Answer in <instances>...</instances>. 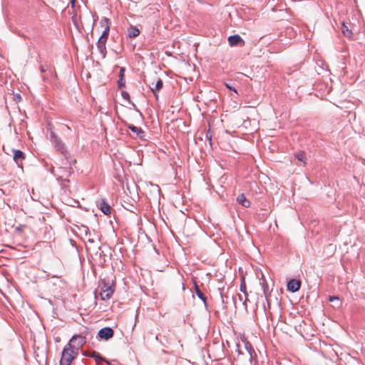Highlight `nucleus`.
<instances>
[{
	"label": "nucleus",
	"mask_w": 365,
	"mask_h": 365,
	"mask_svg": "<svg viewBox=\"0 0 365 365\" xmlns=\"http://www.w3.org/2000/svg\"><path fill=\"white\" fill-rule=\"evenodd\" d=\"M51 140L54 145L56 150L59 152L67 160V162L71 165L72 163H76V160H73L70 155L69 152L67 150V148L64 144V143L61 140V138L56 135V133L53 131L51 132Z\"/></svg>",
	"instance_id": "1"
},
{
	"label": "nucleus",
	"mask_w": 365,
	"mask_h": 365,
	"mask_svg": "<svg viewBox=\"0 0 365 365\" xmlns=\"http://www.w3.org/2000/svg\"><path fill=\"white\" fill-rule=\"evenodd\" d=\"M88 335H90L88 331H86L81 334L73 335L67 344V346L78 353V350L86 343V338Z\"/></svg>",
	"instance_id": "2"
},
{
	"label": "nucleus",
	"mask_w": 365,
	"mask_h": 365,
	"mask_svg": "<svg viewBox=\"0 0 365 365\" xmlns=\"http://www.w3.org/2000/svg\"><path fill=\"white\" fill-rule=\"evenodd\" d=\"M101 284L102 287L100 292L101 299L102 300H108L110 299L114 292V283L113 281L110 282L103 279L101 280Z\"/></svg>",
	"instance_id": "3"
},
{
	"label": "nucleus",
	"mask_w": 365,
	"mask_h": 365,
	"mask_svg": "<svg viewBox=\"0 0 365 365\" xmlns=\"http://www.w3.org/2000/svg\"><path fill=\"white\" fill-rule=\"evenodd\" d=\"M77 354V351H74L70 346L66 345L63 349L61 354L60 365H70Z\"/></svg>",
	"instance_id": "4"
},
{
	"label": "nucleus",
	"mask_w": 365,
	"mask_h": 365,
	"mask_svg": "<svg viewBox=\"0 0 365 365\" xmlns=\"http://www.w3.org/2000/svg\"><path fill=\"white\" fill-rule=\"evenodd\" d=\"M114 336V330L113 328L106 327L101 329L96 336V338L100 340L108 341L113 338Z\"/></svg>",
	"instance_id": "5"
},
{
	"label": "nucleus",
	"mask_w": 365,
	"mask_h": 365,
	"mask_svg": "<svg viewBox=\"0 0 365 365\" xmlns=\"http://www.w3.org/2000/svg\"><path fill=\"white\" fill-rule=\"evenodd\" d=\"M126 126L128 129H130L133 134V138H136L140 139V140H146V133L140 127H137L133 124H126Z\"/></svg>",
	"instance_id": "6"
},
{
	"label": "nucleus",
	"mask_w": 365,
	"mask_h": 365,
	"mask_svg": "<svg viewBox=\"0 0 365 365\" xmlns=\"http://www.w3.org/2000/svg\"><path fill=\"white\" fill-rule=\"evenodd\" d=\"M83 354L86 356L93 358L95 360L97 365H103V362L109 363L106 359V358L102 356L101 355V354H99L98 352H97L96 351H86V352L85 351V352H83Z\"/></svg>",
	"instance_id": "7"
},
{
	"label": "nucleus",
	"mask_w": 365,
	"mask_h": 365,
	"mask_svg": "<svg viewBox=\"0 0 365 365\" xmlns=\"http://www.w3.org/2000/svg\"><path fill=\"white\" fill-rule=\"evenodd\" d=\"M14 153L13 159L19 168H23L22 162L25 160V154L23 151L17 149H12Z\"/></svg>",
	"instance_id": "8"
},
{
	"label": "nucleus",
	"mask_w": 365,
	"mask_h": 365,
	"mask_svg": "<svg viewBox=\"0 0 365 365\" xmlns=\"http://www.w3.org/2000/svg\"><path fill=\"white\" fill-rule=\"evenodd\" d=\"M228 43L230 46H244L245 41L238 35L235 34L228 37Z\"/></svg>",
	"instance_id": "9"
},
{
	"label": "nucleus",
	"mask_w": 365,
	"mask_h": 365,
	"mask_svg": "<svg viewBox=\"0 0 365 365\" xmlns=\"http://www.w3.org/2000/svg\"><path fill=\"white\" fill-rule=\"evenodd\" d=\"M301 287V282L299 280L292 279L287 282V290L292 292H297Z\"/></svg>",
	"instance_id": "10"
},
{
	"label": "nucleus",
	"mask_w": 365,
	"mask_h": 365,
	"mask_svg": "<svg viewBox=\"0 0 365 365\" xmlns=\"http://www.w3.org/2000/svg\"><path fill=\"white\" fill-rule=\"evenodd\" d=\"M98 206L101 212L108 215L111 212V207L109 205L106 199H101L98 203Z\"/></svg>",
	"instance_id": "11"
},
{
	"label": "nucleus",
	"mask_w": 365,
	"mask_h": 365,
	"mask_svg": "<svg viewBox=\"0 0 365 365\" xmlns=\"http://www.w3.org/2000/svg\"><path fill=\"white\" fill-rule=\"evenodd\" d=\"M107 41L102 40L101 38H98V41L97 42V48L102 55L103 58H106L107 51H106V44Z\"/></svg>",
	"instance_id": "12"
},
{
	"label": "nucleus",
	"mask_w": 365,
	"mask_h": 365,
	"mask_svg": "<svg viewBox=\"0 0 365 365\" xmlns=\"http://www.w3.org/2000/svg\"><path fill=\"white\" fill-rule=\"evenodd\" d=\"M125 68L120 67L119 75H118L119 78L118 81V86L119 88L125 87Z\"/></svg>",
	"instance_id": "13"
},
{
	"label": "nucleus",
	"mask_w": 365,
	"mask_h": 365,
	"mask_svg": "<svg viewBox=\"0 0 365 365\" xmlns=\"http://www.w3.org/2000/svg\"><path fill=\"white\" fill-rule=\"evenodd\" d=\"M244 344H245V348L250 356L249 360H250V363H252L253 359L255 357H256L255 351L250 342L245 341Z\"/></svg>",
	"instance_id": "14"
},
{
	"label": "nucleus",
	"mask_w": 365,
	"mask_h": 365,
	"mask_svg": "<svg viewBox=\"0 0 365 365\" xmlns=\"http://www.w3.org/2000/svg\"><path fill=\"white\" fill-rule=\"evenodd\" d=\"M140 33V30L133 25H130L127 29V36L130 38L138 36Z\"/></svg>",
	"instance_id": "15"
},
{
	"label": "nucleus",
	"mask_w": 365,
	"mask_h": 365,
	"mask_svg": "<svg viewBox=\"0 0 365 365\" xmlns=\"http://www.w3.org/2000/svg\"><path fill=\"white\" fill-rule=\"evenodd\" d=\"M194 288H195V292L197 297L200 299L202 302L204 303L205 306L207 307V297L204 294V293L201 291L199 286L197 284V283L195 282L194 283Z\"/></svg>",
	"instance_id": "16"
},
{
	"label": "nucleus",
	"mask_w": 365,
	"mask_h": 365,
	"mask_svg": "<svg viewBox=\"0 0 365 365\" xmlns=\"http://www.w3.org/2000/svg\"><path fill=\"white\" fill-rule=\"evenodd\" d=\"M236 200L237 202L244 207H249L250 206V202L246 198L243 193L239 195Z\"/></svg>",
	"instance_id": "17"
},
{
	"label": "nucleus",
	"mask_w": 365,
	"mask_h": 365,
	"mask_svg": "<svg viewBox=\"0 0 365 365\" xmlns=\"http://www.w3.org/2000/svg\"><path fill=\"white\" fill-rule=\"evenodd\" d=\"M240 290L242 292L245 296V300L243 302L244 304H246V302L247 300V288H246V283H245V279L244 277L241 278L240 281Z\"/></svg>",
	"instance_id": "18"
},
{
	"label": "nucleus",
	"mask_w": 365,
	"mask_h": 365,
	"mask_svg": "<svg viewBox=\"0 0 365 365\" xmlns=\"http://www.w3.org/2000/svg\"><path fill=\"white\" fill-rule=\"evenodd\" d=\"M341 29L344 36L349 38L352 37V31L348 28V26L345 24L344 22L342 23Z\"/></svg>",
	"instance_id": "19"
},
{
	"label": "nucleus",
	"mask_w": 365,
	"mask_h": 365,
	"mask_svg": "<svg viewBox=\"0 0 365 365\" xmlns=\"http://www.w3.org/2000/svg\"><path fill=\"white\" fill-rule=\"evenodd\" d=\"M122 205L125 210L133 213H135V212L138 210L136 206L132 203H130L129 202L124 201Z\"/></svg>",
	"instance_id": "20"
},
{
	"label": "nucleus",
	"mask_w": 365,
	"mask_h": 365,
	"mask_svg": "<svg viewBox=\"0 0 365 365\" xmlns=\"http://www.w3.org/2000/svg\"><path fill=\"white\" fill-rule=\"evenodd\" d=\"M295 158L300 162H302L304 163H306V155L304 152L303 151H299L295 153Z\"/></svg>",
	"instance_id": "21"
},
{
	"label": "nucleus",
	"mask_w": 365,
	"mask_h": 365,
	"mask_svg": "<svg viewBox=\"0 0 365 365\" xmlns=\"http://www.w3.org/2000/svg\"><path fill=\"white\" fill-rule=\"evenodd\" d=\"M329 301L331 302H336V304L334 305V307L339 308L341 305L340 299H339V297H337V296H329Z\"/></svg>",
	"instance_id": "22"
},
{
	"label": "nucleus",
	"mask_w": 365,
	"mask_h": 365,
	"mask_svg": "<svg viewBox=\"0 0 365 365\" xmlns=\"http://www.w3.org/2000/svg\"><path fill=\"white\" fill-rule=\"evenodd\" d=\"M163 82L162 79L159 78L158 80L157 81L155 86H152V87H150V88H151V90L160 91L163 88Z\"/></svg>",
	"instance_id": "23"
},
{
	"label": "nucleus",
	"mask_w": 365,
	"mask_h": 365,
	"mask_svg": "<svg viewBox=\"0 0 365 365\" xmlns=\"http://www.w3.org/2000/svg\"><path fill=\"white\" fill-rule=\"evenodd\" d=\"M109 32H110V26L106 25V28L104 29V30L103 31L101 36H100L99 38H101L102 40L107 41L108 36H109Z\"/></svg>",
	"instance_id": "24"
},
{
	"label": "nucleus",
	"mask_w": 365,
	"mask_h": 365,
	"mask_svg": "<svg viewBox=\"0 0 365 365\" xmlns=\"http://www.w3.org/2000/svg\"><path fill=\"white\" fill-rule=\"evenodd\" d=\"M83 229H84V231H85V234L86 235H88V236H91V232L89 231V229L88 227L86 226H83ZM88 242L90 243L91 245H93L96 243V240L94 238H92L91 237H88V240H87Z\"/></svg>",
	"instance_id": "25"
},
{
	"label": "nucleus",
	"mask_w": 365,
	"mask_h": 365,
	"mask_svg": "<svg viewBox=\"0 0 365 365\" xmlns=\"http://www.w3.org/2000/svg\"><path fill=\"white\" fill-rule=\"evenodd\" d=\"M121 96H122V97H123L125 100L128 101V102L130 104H131V105H132L133 106H134V107L135 106V103H134L130 100V95H129V93H128V92H126V91H122Z\"/></svg>",
	"instance_id": "26"
},
{
	"label": "nucleus",
	"mask_w": 365,
	"mask_h": 365,
	"mask_svg": "<svg viewBox=\"0 0 365 365\" xmlns=\"http://www.w3.org/2000/svg\"><path fill=\"white\" fill-rule=\"evenodd\" d=\"M100 24L102 27H103L104 29L106 28V25L108 26H110V21L109 19H108L107 17H103L101 21H100Z\"/></svg>",
	"instance_id": "27"
},
{
	"label": "nucleus",
	"mask_w": 365,
	"mask_h": 365,
	"mask_svg": "<svg viewBox=\"0 0 365 365\" xmlns=\"http://www.w3.org/2000/svg\"><path fill=\"white\" fill-rule=\"evenodd\" d=\"M26 227V225H19L16 228H15V232L16 233H22L24 230V229Z\"/></svg>",
	"instance_id": "28"
},
{
	"label": "nucleus",
	"mask_w": 365,
	"mask_h": 365,
	"mask_svg": "<svg viewBox=\"0 0 365 365\" xmlns=\"http://www.w3.org/2000/svg\"><path fill=\"white\" fill-rule=\"evenodd\" d=\"M61 180V185L63 188H66L68 186V184L69 182V180L67 179H62L61 177L58 178V180Z\"/></svg>",
	"instance_id": "29"
},
{
	"label": "nucleus",
	"mask_w": 365,
	"mask_h": 365,
	"mask_svg": "<svg viewBox=\"0 0 365 365\" xmlns=\"http://www.w3.org/2000/svg\"><path fill=\"white\" fill-rule=\"evenodd\" d=\"M219 290L220 291V297H221V299H222V304H224V307L223 308L224 309H227V302L225 301V297H227V296H225L224 294L222 293V292L221 291L220 289H219Z\"/></svg>",
	"instance_id": "30"
},
{
	"label": "nucleus",
	"mask_w": 365,
	"mask_h": 365,
	"mask_svg": "<svg viewBox=\"0 0 365 365\" xmlns=\"http://www.w3.org/2000/svg\"><path fill=\"white\" fill-rule=\"evenodd\" d=\"M262 279H264V282L262 283V289L263 292H267L269 291V286L266 280L264 279V277L262 276Z\"/></svg>",
	"instance_id": "31"
},
{
	"label": "nucleus",
	"mask_w": 365,
	"mask_h": 365,
	"mask_svg": "<svg viewBox=\"0 0 365 365\" xmlns=\"http://www.w3.org/2000/svg\"><path fill=\"white\" fill-rule=\"evenodd\" d=\"M264 294L265 299L267 302V306L269 308V307H270L269 297L271 296V292L269 291H268L267 292H264Z\"/></svg>",
	"instance_id": "32"
},
{
	"label": "nucleus",
	"mask_w": 365,
	"mask_h": 365,
	"mask_svg": "<svg viewBox=\"0 0 365 365\" xmlns=\"http://www.w3.org/2000/svg\"><path fill=\"white\" fill-rule=\"evenodd\" d=\"M48 66L47 65V63L41 65L39 67L40 71L42 73H45L48 70Z\"/></svg>",
	"instance_id": "33"
},
{
	"label": "nucleus",
	"mask_w": 365,
	"mask_h": 365,
	"mask_svg": "<svg viewBox=\"0 0 365 365\" xmlns=\"http://www.w3.org/2000/svg\"><path fill=\"white\" fill-rule=\"evenodd\" d=\"M115 178L120 183H123V176L118 173L116 175H115Z\"/></svg>",
	"instance_id": "34"
},
{
	"label": "nucleus",
	"mask_w": 365,
	"mask_h": 365,
	"mask_svg": "<svg viewBox=\"0 0 365 365\" xmlns=\"http://www.w3.org/2000/svg\"><path fill=\"white\" fill-rule=\"evenodd\" d=\"M205 138L210 141V144L212 145V135L209 131L206 133Z\"/></svg>",
	"instance_id": "35"
},
{
	"label": "nucleus",
	"mask_w": 365,
	"mask_h": 365,
	"mask_svg": "<svg viewBox=\"0 0 365 365\" xmlns=\"http://www.w3.org/2000/svg\"><path fill=\"white\" fill-rule=\"evenodd\" d=\"M226 87L230 90V91H235V93H237V90L232 86L226 83Z\"/></svg>",
	"instance_id": "36"
},
{
	"label": "nucleus",
	"mask_w": 365,
	"mask_h": 365,
	"mask_svg": "<svg viewBox=\"0 0 365 365\" xmlns=\"http://www.w3.org/2000/svg\"><path fill=\"white\" fill-rule=\"evenodd\" d=\"M96 255H98L99 257H101L102 256H103V257L106 256L103 251H101V252L96 251Z\"/></svg>",
	"instance_id": "37"
},
{
	"label": "nucleus",
	"mask_w": 365,
	"mask_h": 365,
	"mask_svg": "<svg viewBox=\"0 0 365 365\" xmlns=\"http://www.w3.org/2000/svg\"><path fill=\"white\" fill-rule=\"evenodd\" d=\"M151 91H152V92L153 93V95H154V96H155V99H156V100H158L159 96H158V93L159 91H154V90H151Z\"/></svg>",
	"instance_id": "38"
},
{
	"label": "nucleus",
	"mask_w": 365,
	"mask_h": 365,
	"mask_svg": "<svg viewBox=\"0 0 365 365\" xmlns=\"http://www.w3.org/2000/svg\"><path fill=\"white\" fill-rule=\"evenodd\" d=\"M93 247L91 246L86 245V250L88 251L90 250H92Z\"/></svg>",
	"instance_id": "39"
},
{
	"label": "nucleus",
	"mask_w": 365,
	"mask_h": 365,
	"mask_svg": "<svg viewBox=\"0 0 365 365\" xmlns=\"http://www.w3.org/2000/svg\"><path fill=\"white\" fill-rule=\"evenodd\" d=\"M237 351H238V353L239 354H242V351L239 349L240 346L237 344Z\"/></svg>",
	"instance_id": "40"
},
{
	"label": "nucleus",
	"mask_w": 365,
	"mask_h": 365,
	"mask_svg": "<svg viewBox=\"0 0 365 365\" xmlns=\"http://www.w3.org/2000/svg\"><path fill=\"white\" fill-rule=\"evenodd\" d=\"M238 296H239V299H240V300H242V297H241V295L238 294Z\"/></svg>",
	"instance_id": "41"
},
{
	"label": "nucleus",
	"mask_w": 365,
	"mask_h": 365,
	"mask_svg": "<svg viewBox=\"0 0 365 365\" xmlns=\"http://www.w3.org/2000/svg\"><path fill=\"white\" fill-rule=\"evenodd\" d=\"M16 98H21V96L19 94L18 96H16Z\"/></svg>",
	"instance_id": "42"
},
{
	"label": "nucleus",
	"mask_w": 365,
	"mask_h": 365,
	"mask_svg": "<svg viewBox=\"0 0 365 365\" xmlns=\"http://www.w3.org/2000/svg\"><path fill=\"white\" fill-rule=\"evenodd\" d=\"M16 98H21V96L19 94L18 96H16Z\"/></svg>",
	"instance_id": "43"
},
{
	"label": "nucleus",
	"mask_w": 365,
	"mask_h": 365,
	"mask_svg": "<svg viewBox=\"0 0 365 365\" xmlns=\"http://www.w3.org/2000/svg\"><path fill=\"white\" fill-rule=\"evenodd\" d=\"M75 0H71V3L74 4Z\"/></svg>",
	"instance_id": "44"
},
{
	"label": "nucleus",
	"mask_w": 365,
	"mask_h": 365,
	"mask_svg": "<svg viewBox=\"0 0 365 365\" xmlns=\"http://www.w3.org/2000/svg\"><path fill=\"white\" fill-rule=\"evenodd\" d=\"M155 339H156L157 340L158 339V335L155 336Z\"/></svg>",
	"instance_id": "45"
}]
</instances>
